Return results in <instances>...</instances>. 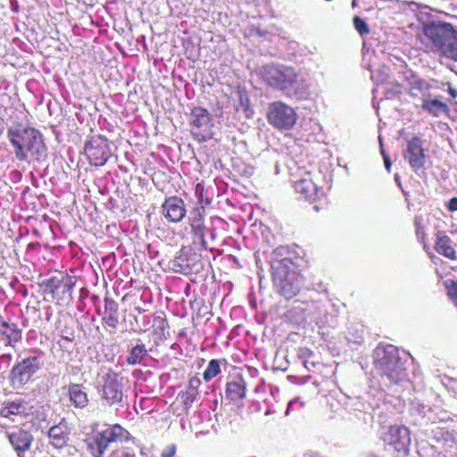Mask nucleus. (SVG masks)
I'll list each match as a JSON object with an SVG mask.
<instances>
[{"label": "nucleus", "mask_w": 457, "mask_h": 457, "mask_svg": "<svg viewBox=\"0 0 457 457\" xmlns=\"http://www.w3.org/2000/svg\"><path fill=\"white\" fill-rule=\"evenodd\" d=\"M84 151L89 163L95 166L105 164L112 154L107 138L101 135L91 136L85 143Z\"/></svg>", "instance_id": "6e6552de"}, {"label": "nucleus", "mask_w": 457, "mask_h": 457, "mask_svg": "<svg viewBox=\"0 0 457 457\" xmlns=\"http://www.w3.org/2000/svg\"><path fill=\"white\" fill-rule=\"evenodd\" d=\"M29 426L22 424L21 428L7 433L9 442L19 457H31L29 450L34 437L29 431Z\"/></svg>", "instance_id": "9d476101"}, {"label": "nucleus", "mask_w": 457, "mask_h": 457, "mask_svg": "<svg viewBox=\"0 0 457 457\" xmlns=\"http://www.w3.org/2000/svg\"><path fill=\"white\" fill-rule=\"evenodd\" d=\"M220 372V361L218 360H211L204 371L203 378L205 381H209Z\"/></svg>", "instance_id": "c85d7f7f"}, {"label": "nucleus", "mask_w": 457, "mask_h": 457, "mask_svg": "<svg viewBox=\"0 0 457 457\" xmlns=\"http://www.w3.org/2000/svg\"><path fill=\"white\" fill-rule=\"evenodd\" d=\"M420 39L427 51H452L451 57L457 60V29L451 23H428L423 26Z\"/></svg>", "instance_id": "f03ea898"}, {"label": "nucleus", "mask_w": 457, "mask_h": 457, "mask_svg": "<svg viewBox=\"0 0 457 457\" xmlns=\"http://www.w3.org/2000/svg\"><path fill=\"white\" fill-rule=\"evenodd\" d=\"M103 321L106 326L113 329L117 328L119 323L118 303L108 297L104 298V314Z\"/></svg>", "instance_id": "4be33fe9"}, {"label": "nucleus", "mask_w": 457, "mask_h": 457, "mask_svg": "<svg viewBox=\"0 0 457 457\" xmlns=\"http://www.w3.org/2000/svg\"><path fill=\"white\" fill-rule=\"evenodd\" d=\"M353 21L354 28L360 35L362 36L370 33L369 26L363 19L359 16H354Z\"/></svg>", "instance_id": "c9c22d12"}, {"label": "nucleus", "mask_w": 457, "mask_h": 457, "mask_svg": "<svg viewBox=\"0 0 457 457\" xmlns=\"http://www.w3.org/2000/svg\"><path fill=\"white\" fill-rule=\"evenodd\" d=\"M204 192V187L201 184H197L195 187V194L199 195V202L201 201L202 195Z\"/></svg>", "instance_id": "49530a36"}, {"label": "nucleus", "mask_w": 457, "mask_h": 457, "mask_svg": "<svg viewBox=\"0 0 457 457\" xmlns=\"http://www.w3.org/2000/svg\"><path fill=\"white\" fill-rule=\"evenodd\" d=\"M147 354L148 351L145 345L137 344L129 350V355L126 358V362L131 366L143 364Z\"/></svg>", "instance_id": "393cba45"}, {"label": "nucleus", "mask_w": 457, "mask_h": 457, "mask_svg": "<svg viewBox=\"0 0 457 457\" xmlns=\"http://www.w3.org/2000/svg\"><path fill=\"white\" fill-rule=\"evenodd\" d=\"M379 143H380V151H381V154L383 156L385 168L387 170V172H390L391 171L392 162H391V159H390L389 155L387 154H386V152H385V150L383 148L382 140H381L380 137H379Z\"/></svg>", "instance_id": "58836bf2"}, {"label": "nucleus", "mask_w": 457, "mask_h": 457, "mask_svg": "<svg viewBox=\"0 0 457 457\" xmlns=\"http://www.w3.org/2000/svg\"><path fill=\"white\" fill-rule=\"evenodd\" d=\"M294 403L293 401H291L289 403H288V408Z\"/></svg>", "instance_id": "3c124183"}, {"label": "nucleus", "mask_w": 457, "mask_h": 457, "mask_svg": "<svg viewBox=\"0 0 457 457\" xmlns=\"http://www.w3.org/2000/svg\"><path fill=\"white\" fill-rule=\"evenodd\" d=\"M7 137L18 161L29 163L31 160L38 162L46 160L47 147L39 130L18 124L8 129Z\"/></svg>", "instance_id": "f257e3e1"}, {"label": "nucleus", "mask_w": 457, "mask_h": 457, "mask_svg": "<svg viewBox=\"0 0 457 457\" xmlns=\"http://www.w3.org/2000/svg\"><path fill=\"white\" fill-rule=\"evenodd\" d=\"M137 310L139 312H142V309H140V308H137Z\"/></svg>", "instance_id": "603ef678"}, {"label": "nucleus", "mask_w": 457, "mask_h": 457, "mask_svg": "<svg viewBox=\"0 0 457 457\" xmlns=\"http://www.w3.org/2000/svg\"><path fill=\"white\" fill-rule=\"evenodd\" d=\"M447 295L454 306L457 307V282L455 280H447L445 282Z\"/></svg>", "instance_id": "f704fd0d"}, {"label": "nucleus", "mask_w": 457, "mask_h": 457, "mask_svg": "<svg viewBox=\"0 0 457 457\" xmlns=\"http://www.w3.org/2000/svg\"><path fill=\"white\" fill-rule=\"evenodd\" d=\"M445 207L449 212H457V196H453L445 204Z\"/></svg>", "instance_id": "37998d69"}, {"label": "nucleus", "mask_w": 457, "mask_h": 457, "mask_svg": "<svg viewBox=\"0 0 457 457\" xmlns=\"http://www.w3.org/2000/svg\"><path fill=\"white\" fill-rule=\"evenodd\" d=\"M108 457H136V455L127 451L120 450L112 452Z\"/></svg>", "instance_id": "c03bdc74"}, {"label": "nucleus", "mask_w": 457, "mask_h": 457, "mask_svg": "<svg viewBox=\"0 0 457 457\" xmlns=\"http://www.w3.org/2000/svg\"><path fill=\"white\" fill-rule=\"evenodd\" d=\"M43 363L37 356H29L17 362L12 369L9 379L15 389H21L41 369Z\"/></svg>", "instance_id": "423d86ee"}, {"label": "nucleus", "mask_w": 457, "mask_h": 457, "mask_svg": "<svg viewBox=\"0 0 457 457\" xmlns=\"http://www.w3.org/2000/svg\"><path fill=\"white\" fill-rule=\"evenodd\" d=\"M4 130V120L0 117V136L2 135Z\"/></svg>", "instance_id": "09e8293b"}, {"label": "nucleus", "mask_w": 457, "mask_h": 457, "mask_svg": "<svg viewBox=\"0 0 457 457\" xmlns=\"http://www.w3.org/2000/svg\"><path fill=\"white\" fill-rule=\"evenodd\" d=\"M199 257L197 254H180L176 256L170 262L171 269L178 273L188 274L193 271L198 272Z\"/></svg>", "instance_id": "a211bd4d"}, {"label": "nucleus", "mask_w": 457, "mask_h": 457, "mask_svg": "<svg viewBox=\"0 0 457 457\" xmlns=\"http://www.w3.org/2000/svg\"><path fill=\"white\" fill-rule=\"evenodd\" d=\"M262 79L270 87L280 90H295L302 96L305 92L303 81L292 67L280 64H266L261 70Z\"/></svg>", "instance_id": "7ed1b4c3"}, {"label": "nucleus", "mask_w": 457, "mask_h": 457, "mask_svg": "<svg viewBox=\"0 0 457 457\" xmlns=\"http://www.w3.org/2000/svg\"><path fill=\"white\" fill-rule=\"evenodd\" d=\"M12 357V353L8 351L0 355V370H5L10 366Z\"/></svg>", "instance_id": "e433bc0d"}, {"label": "nucleus", "mask_w": 457, "mask_h": 457, "mask_svg": "<svg viewBox=\"0 0 457 457\" xmlns=\"http://www.w3.org/2000/svg\"><path fill=\"white\" fill-rule=\"evenodd\" d=\"M50 444L57 449H65L68 453L75 449L68 445L69 440V428L66 423H59L52 427L48 431Z\"/></svg>", "instance_id": "f3484780"}, {"label": "nucleus", "mask_w": 457, "mask_h": 457, "mask_svg": "<svg viewBox=\"0 0 457 457\" xmlns=\"http://www.w3.org/2000/svg\"><path fill=\"white\" fill-rule=\"evenodd\" d=\"M95 443L97 446L99 454H103V453L108 448V446L112 444L109 441L108 437L102 431L96 436Z\"/></svg>", "instance_id": "473e14b6"}, {"label": "nucleus", "mask_w": 457, "mask_h": 457, "mask_svg": "<svg viewBox=\"0 0 457 457\" xmlns=\"http://www.w3.org/2000/svg\"><path fill=\"white\" fill-rule=\"evenodd\" d=\"M267 120L276 129L288 130L295 124L297 114L290 105L276 101L269 104Z\"/></svg>", "instance_id": "0eeeda50"}, {"label": "nucleus", "mask_w": 457, "mask_h": 457, "mask_svg": "<svg viewBox=\"0 0 457 457\" xmlns=\"http://www.w3.org/2000/svg\"><path fill=\"white\" fill-rule=\"evenodd\" d=\"M395 181L397 184V186L400 187L401 179H400V175L398 173L395 174Z\"/></svg>", "instance_id": "8fccbe9b"}, {"label": "nucleus", "mask_w": 457, "mask_h": 457, "mask_svg": "<svg viewBox=\"0 0 457 457\" xmlns=\"http://www.w3.org/2000/svg\"><path fill=\"white\" fill-rule=\"evenodd\" d=\"M380 437L384 442L385 449L391 453H398L400 444V426L394 425L384 428Z\"/></svg>", "instance_id": "aec40b11"}, {"label": "nucleus", "mask_w": 457, "mask_h": 457, "mask_svg": "<svg viewBox=\"0 0 457 457\" xmlns=\"http://www.w3.org/2000/svg\"><path fill=\"white\" fill-rule=\"evenodd\" d=\"M286 253H287V252L284 247H278L272 251L270 257L271 273H274L275 264L277 263L281 264V266L283 265L285 269L293 266L291 259L285 256Z\"/></svg>", "instance_id": "a878e982"}, {"label": "nucleus", "mask_w": 457, "mask_h": 457, "mask_svg": "<svg viewBox=\"0 0 457 457\" xmlns=\"http://www.w3.org/2000/svg\"><path fill=\"white\" fill-rule=\"evenodd\" d=\"M69 396L71 403L76 408H84L88 403L87 393L82 389L79 384H71L68 388Z\"/></svg>", "instance_id": "b1692460"}, {"label": "nucleus", "mask_w": 457, "mask_h": 457, "mask_svg": "<svg viewBox=\"0 0 457 457\" xmlns=\"http://www.w3.org/2000/svg\"><path fill=\"white\" fill-rule=\"evenodd\" d=\"M200 384H201V381L198 378H195V377L191 378L188 382L187 390L190 392L198 393L197 389H198V386H200Z\"/></svg>", "instance_id": "ea45409f"}, {"label": "nucleus", "mask_w": 457, "mask_h": 457, "mask_svg": "<svg viewBox=\"0 0 457 457\" xmlns=\"http://www.w3.org/2000/svg\"><path fill=\"white\" fill-rule=\"evenodd\" d=\"M103 397L109 405H120L123 399V377L111 368L101 369Z\"/></svg>", "instance_id": "39448f33"}, {"label": "nucleus", "mask_w": 457, "mask_h": 457, "mask_svg": "<svg viewBox=\"0 0 457 457\" xmlns=\"http://www.w3.org/2000/svg\"><path fill=\"white\" fill-rule=\"evenodd\" d=\"M449 94L453 98H455V96H457V90L453 87H449Z\"/></svg>", "instance_id": "de8ad7c7"}, {"label": "nucleus", "mask_w": 457, "mask_h": 457, "mask_svg": "<svg viewBox=\"0 0 457 457\" xmlns=\"http://www.w3.org/2000/svg\"><path fill=\"white\" fill-rule=\"evenodd\" d=\"M226 397L230 401H237L245 396V383L242 378L227 383Z\"/></svg>", "instance_id": "5701e85b"}, {"label": "nucleus", "mask_w": 457, "mask_h": 457, "mask_svg": "<svg viewBox=\"0 0 457 457\" xmlns=\"http://www.w3.org/2000/svg\"><path fill=\"white\" fill-rule=\"evenodd\" d=\"M177 447L175 445L167 446L162 453V457H174Z\"/></svg>", "instance_id": "79ce46f5"}, {"label": "nucleus", "mask_w": 457, "mask_h": 457, "mask_svg": "<svg viewBox=\"0 0 457 457\" xmlns=\"http://www.w3.org/2000/svg\"><path fill=\"white\" fill-rule=\"evenodd\" d=\"M192 232L195 237V241H198L203 247H206V242H205V226L204 224H190Z\"/></svg>", "instance_id": "7c9ffc66"}, {"label": "nucleus", "mask_w": 457, "mask_h": 457, "mask_svg": "<svg viewBox=\"0 0 457 457\" xmlns=\"http://www.w3.org/2000/svg\"><path fill=\"white\" fill-rule=\"evenodd\" d=\"M425 140L413 136L407 141L404 158L408 161L412 170H419L424 167L427 159Z\"/></svg>", "instance_id": "9b49d317"}, {"label": "nucleus", "mask_w": 457, "mask_h": 457, "mask_svg": "<svg viewBox=\"0 0 457 457\" xmlns=\"http://www.w3.org/2000/svg\"><path fill=\"white\" fill-rule=\"evenodd\" d=\"M295 189L310 202L319 200L324 195L323 188L317 185L311 172H305L302 179L295 182Z\"/></svg>", "instance_id": "ddd939ff"}, {"label": "nucleus", "mask_w": 457, "mask_h": 457, "mask_svg": "<svg viewBox=\"0 0 457 457\" xmlns=\"http://www.w3.org/2000/svg\"><path fill=\"white\" fill-rule=\"evenodd\" d=\"M238 104H237V111L247 112L249 111V97L245 92L238 91L237 93Z\"/></svg>", "instance_id": "72a5a7b5"}, {"label": "nucleus", "mask_w": 457, "mask_h": 457, "mask_svg": "<svg viewBox=\"0 0 457 457\" xmlns=\"http://www.w3.org/2000/svg\"><path fill=\"white\" fill-rule=\"evenodd\" d=\"M433 437L436 442L453 443L455 438L451 431L444 428H436L432 430Z\"/></svg>", "instance_id": "c756f323"}, {"label": "nucleus", "mask_w": 457, "mask_h": 457, "mask_svg": "<svg viewBox=\"0 0 457 457\" xmlns=\"http://www.w3.org/2000/svg\"><path fill=\"white\" fill-rule=\"evenodd\" d=\"M198 393H194L187 390L184 394H182L181 397L184 403V405L187 408H189L191 404L194 403L197 396Z\"/></svg>", "instance_id": "4c0bfd02"}, {"label": "nucleus", "mask_w": 457, "mask_h": 457, "mask_svg": "<svg viewBox=\"0 0 457 457\" xmlns=\"http://www.w3.org/2000/svg\"><path fill=\"white\" fill-rule=\"evenodd\" d=\"M111 443L127 442L129 440V433L119 424L113 425L103 431Z\"/></svg>", "instance_id": "bb28decb"}, {"label": "nucleus", "mask_w": 457, "mask_h": 457, "mask_svg": "<svg viewBox=\"0 0 457 457\" xmlns=\"http://www.w3.org/2000/svg\"><path fill=\"white\" fill-rule=\"evenodd\" d=\"M272 279L277 292L287 299L296 295L302 287L301 276L292 267L285 269L279 263L275 264Z\"/></svg>", "instance_id": "20e7f679"}, {"label": "nucleus", "mask_w": 457, "mask_h": 457, "mask_svg": "<svg viewBox=\"0 0 457 457\" xmlns=\"http://www.w3.org/2000/svg\"><path fill=\"white\" fill-rule=\"evenodd\" d=\"M76 278L67 274H59L52 277L46 284V288L53 296L58 300H70L73 287L76 284Z\"/></svg>", "instance_id": "1a4fd4ad"}, {"label": "nucleus", "mask_w": 457, "mask_h": 457, "mask_svg": "<svg viewBox=\"0 0 457 457\" xmlns=\"http://www.w3.org/2000/svg\"><path fill=\"white\" fill-rule=\"evenodd\" d=\"M421 106L435 117H437L441 112H449L447 104L440 100H423Z\"/></svg>", "instance_id": "cd10ccee"}, {"label": "nucleus", "mask_w": 457, "mask_h": 457, "mask_svg": "<svg viewBox=\"0 0 457 457\" xmlns=\"http://www.w3.org/2000/svg\"><path fill=\"white\" fill-rule=\"evenodd\" d=\"M28 403L22 400L9 401L0 410V425L6 426L7 420L21 422L29 415Z\"/></svg>", "instance_id": "f8f14e48"}, {"label": "nucleus", "mask_w": 457, "mask_h": 457, "mask_svg": "<svg viewBox=\"0 0 457 457\" xmlns=\"http://www.w3.org/2000/svg\"><path fill=\"white\" fill-rule=\"evenodd\" d=\"M397 96H398V93L396 91H391V90L387 89L386 93V100L393 99L394 97H395Z\"/></svg>", "instance_id": "a18cd8bd"}, {"label": "nucleus", "mask_w": 457, "mask_h": 457, "mask_svg": "<svg viewBox=\"0 0 457 457\" xmlns=\"http://www.w3.org/2000/svg\"><path fill=\"white\" fill-rule=\"evenodd\" d=\"M162 212L169 221L179 222L187 213L185 203L178 196L169 197L162 204Z\"/></svg>", "instance_id": "dca6fc26"}, {"label": "nucleus", "mask_w": 457, "mask_h": 457, "mask_svg": "<svg viewBox=\"0 0 457 457\" xmlns=\"http://www.w3.org/2000/svg\"><path fill=\"white\" fill-rule=\"evenodd\" d=\"M204 206L194 208L188 216L190 224H204Z\"/></svg>", "instance_id": "2f4dec72"}, {"label": "nucleus", "mask_w": 457, "mask_h": 457, "mask_svg": "<svg viewBox=\"0 0 457 457\" xmlns=\"http://www.w3.org/2000/svg\"><path fill=\"white\" fill-rule=\"evenodd\" d=\"M415 225H416V233H417V235L421 237L422 238H426L425 228L422 225L421 220L418 219V217H416V219H415Z\"/></svg>", "instance_id": "a19ab883"}, {"label": "nucleus", "mask_w": 457, "mask_h": 457, "mask_svg": "<svg viewBox=\"0 0 457 457\" xmlns=\"http://www.w3.org/2000/svg\"><path fill=\"white\" fill-rule=\"evenodd\" d=\"M374 353L376 361H379L381 365L386 366V369H390L399 360L398 348L391 345L377 347Z\"/></svg>", "instance_id": "412c9836"}, {"label": "nucleus", "mask_w": 457, "mask_h": 457, "mask_svg": "<svg viewBox=\"0 0 457 457\" xmlns=\"http://www.w3.org/2000/svg\"><path fill=\"white\" fill-rule=\"evenodd\" d=\"M22 338V330L12 322H0V351L14 348Z\"/></svg>", "instance_id": "4468645a"}, {"label": "nucleus", "mask_w": 457, "mask_h": 457, "mask_svg": "<svg viewBox=\"0 0 457 457\" xmlns=\"http://www.w3.org/2000/svg\"><path fill=\"white\" fill-rule=\"evenodd\" d=\"M190 124L193 134L201 136L203 140L207 137L201 132H208L212 127V120L207 110L202 107H195L190 115Z\"/></svg>", "instance_id": "2eb2a0df"}, {"label": "nucleus", "mask_w": 457, "mask_h": 457, "mask_svg": "<svg viewBox=\"0 0 457 457\" xmlns=\"http://www.w3.org/2000/svg\"><path fill=\"white\" fill-rule=\"evenodd\" d=\"M434 248L438 254L449 258V260H457V250L450 236L445 230H437L435 237Z\"/></svg>", "instance_id": "6ab92c4d"}]
</instances>
